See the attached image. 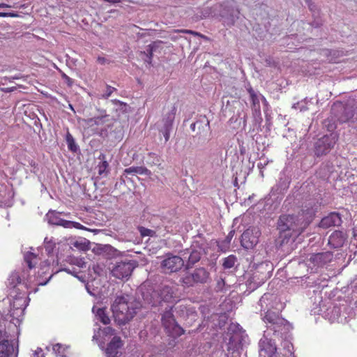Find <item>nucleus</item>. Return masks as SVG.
Wrapping results in <instances>:
<instances>
[{
  "instance_id": "a211bd4d",
  "label": "nucleus",
  "mask_w": 357,
  "mask_h": 357,
  "mask_svg": "<svg viewBox=\"0 0 357 357\" xmlns=\"http://www.w3.org/2000/svg\"><path fill=\"white\" fill-rule=\"evenodd\" d=\"M56 213L54 212H50L47 213V218H49V222L54 225H61L64 227L65 228H71L73 224V222L66 220L63 219H57L54 218Z\"/></svg>"
},
{
  "instance_id": "423d86ee",
  "label": "nucleus",
  "mask_w": 357,
  "mask_h": 357,
  "mask_svg": "<svg viewBox=\"0 0 357 357\" xmlns=\"http://www.w3.org/2000/svg\"><path fill=\"white\" fill-rule=\"evenodd\" d=\"M184 266L183 259L171 252L167 253L160 262L162 272L165 274H171L180 271Z\"/></svg>"
},
{
  "instance_id": "f3484780",
  "label": "nucleus",
  "mask_w": 357,
  "mask_h": 357,
  "mask_svg": "<svg viewBox=\"0 0 357 357\" xmlns=\"http://www.w3.org/2000/svg\"><path fill=\"white\" fill-rule=\"evenodd\" d=\"M263 349L269 357H278L275 343L271 340H266L262 342Z\"/></svg>"
},
{
  "instance_id": "ea45409f",
  "label": "nucleus",
  "mask_w": 357,
  "mask_h": 357,
  "mask_svg": "<svg viewBox=\"0 0 357 357\" xmlns=\"http://www.w3.org/2000/svg\"><path fill=\"white\" fill-rule=\"evenodd\" d=\"M234 233H235L234 230H231L229 231V233L227 236L226 241L228 243H229L231 242V241L234 235Z\"/></svg>"
},
{
  "instance_id": "0eeeda50",
  "label": "nucleus",
  "mask_w": 357,
  "mask_h": 357,
  "mask_svg": "<svg viewBox=\"0 0 357 357\" xmlns=\"http://www.w3.org/2000/svg\"><path fill=\"white\" fill-rule=\"evenodd\" d=\"M337 141L336 134L331 133L319 138L314 144V154L317 157L328 154L333 149Z\"/></svg>"
},
{
  "instance_id": "e433bc0d",
  "label": "nucleus",
  "mask_w": 357,
  "mask_h": 357,
  "mask_svg": "<svg viewBox=\"0 0 357 357\" xmlns=\"http://www.w3.org/2000/svg\"><path fill=\"white\" fill-rule=\"evenodd\" d=\"M116 89L114 88V87H112L109 85H107L106 86V92H105V94L103 96V97L105 98H109L112 94V93L116 91Z\"/></svg>"
},
{
  "instance_id": "39448f33",
  "label": "nucleus",
  "mask_w": 357,
  "mask_h": 357,
  "mask_svg": "<svg viewBox=\"0 0 357 357\" xmlns=\"http://www.w3.org/2000/svg\"><path fill=\"white\" fill-rule=\"evenodd\" d=\"M138 265L135 260H125L116 261L111 273L112 276L119 280H128L132 275L135 267Z\"/></svg>"
},
{
  "instance_id": "9d476101",
  "label": "nucleus",
  "mask_w": 357,
  "mask_h": 357,
  "mask_svg": "<svg viewBox=\"0 0 357 357\" xmlns=\"http://www.w3.org/2000/svg\"><path fill=\"white\" fill-rule=\"evenodd\" d=\"M341 218L338 213H331L328 215L323 218L319 222V226L324 229L331 227L340 225L341 223Z\"/></svg>"
},
{
  "instance_id": "ddd939ff",
  "label": "nucleus",
  "mask_w": 357,
  "mask_h": 357,
  "mask_svg": "<svg viewBox=\"0 0 357 357\" xmlns=\"http://www.w3.org/2000/svg\"><path fill=\"white\" fill-rule=\"evenodd\" d=\"M165 113L162 121L164 122V127L172 128L173 122L175 119L177 108L174 105L165 107L164 108Z\"/></svg>"
},
{
  "instance_id": "cd10ccee",
  "label": "nucleus",
  "mask_w": 357,
  "mask_h": 357,
  "mask_svg": "<svg viewBox=\"0 0 357 357\" xmlns=\"http://www.w3.org/2000/svg\"><path fill=\"white\" fill-rule=\"evenodd\" d=\"M248 92L250 94L252 107L255 108H259V100L255 91L253 90L252 88L250 87L248 89Z\"/></svg>"
},
{
  "instance_id": "79ce46f5",
  "label": "nucleus",
  "mask_w": 357,
  "mask_h": 357,
  "mask_svg": "<svg viewBox=\"0 0 357 357\" xmlns=\"http://www.w3.org/2000/svg\"><path fill=\"white\" fill-rule=\"evenodd\" d=\"M267 165V162L266 163H264V164H262V163H258L257 166H258V168L260 169V174L262 176H264V172H263V169L266 167V165Z\"/></svg>"
},
{
  "instance_id": "603ef678",
  "label": "nucleus",
  "mask_w": 357,
  "mask_h": 357,
  "mask_svg": "<svg viewBox=\"0 0 357 357\" xmlns=\"http://www.w3.org/2000/svg\"><path fill=\"white\" fill-rule=\"evenodd\" d=\"M63 77L67 79V82H70V78L68 77V76H66V75H63Z\"/></svg>"
},
{
  "instance_id": "aec40b11",
  "label": "nucleus",
  "mask_w": 357,
  "mask_h": 357,
  "mask_svg": "<svg viewBox=\"0 0 357 357\" xmlns=\"http://www.w3.org/2000/svg\"><path fill=\"white\" fill-rule=\"evenodd\" d=\"M84 126L87 128H92L96 126H98L100 125L103 124V119L102 117L97 116L94 118H90L87 119H83Z\"/></svg>"
},
{
  "instance_id": "3c124183",
  "label": "nucleus",
  "mask_w": 357,
  "mask_h": 357,
  "mask_svg": "<svg viewBox=\"0 0 357 357\" xmlns=\"http://www.w3.org/2000/svg\"><path fill=\"white\" fill-rule=\"evenodd\" d=\"M114 101H115L116 102H117V103L121 104V105H123L124 107H126V104L123 103V102H120L119 100H115Z\"/></svg>"
},
{
  "instance_id": "4be33fe9",
  "label": "nucleus",
  "mask_w": 357,
  "mask_h": 357,
  "mask_svg": "<svg viewBox=\"0 0 357 357\" xmlns=\"http://www.w3.org/2000/svg\"><path fill=\"white\" fill-rule=\"evenodd\" d=\"M201 259V255L199 252L197 250H193L191 252L189 257L188 261L187 262L186 268H190L192 267L195 264L198 262Z\"/></svg>"
},
{
  "instance_id": "f8f14e48",
  "label": "nucleus",
  "mask_w": 357,
  "mask_h": 357,
  "mask_svg": "<svg viewBox=\"0 0 357 357\" xmlns=\"http://www.w3.org/2000/svg\"><path fill=\"white\" fill-rule=\"evenodd\" d=\"M123 346L120 337L114 336L107 344L105 350L107 357H116L119 349Z\"/></svg>"
},
{
  "instance_id": "5701e85b",
  "label": "nucleus",
  "mask_w": 357,
  "mask_h": 357,
  "mask_svg": "<svg viewBox=\"0 0 357 357\" xmlns=\"http://www.w3.org/2000/svg\"><path fill=\"white\" fill-rule=\"evenodd\" d=\"M96 317H98V319L103 324L107 325L110 323V319L107 315L106 310L103 308L98 309Z\"/></svg>"
},
{
  "instance_id": "c9c22d12",
  "label": "nucleus",
  "mask_w": 357,
  "mask_h": 357,
  "mask_svg": "<svg viewBox=\"0 0 357 357\" xmlns=\"http://www.w3.org/2000/svg\"><path fill=\"white\" fill-rule=\"evenodd\" d=\"M18 17L19 15L17 13H15V12H9V13L0 12V17Z\"/></svg>"
},
{
  "instance_id": "c756f323",
  "label": "nucleus",
  "mask_w": 357,
  "mask_h": 357,
  "mask_svg": "<svg viewBox=\"0 0 357 357\" xmlns=\"http://www.w3.org/2000/svg\"><path fill=\"white\" fill-rule=\"evenodd\" d=\"M199 124L203 127L208 124V119L206 117V116H201L199 119H197L195 123H192L190 126L191 130L195 132L197 129V126Z\"/></svg>"
},
{
  "instance_id": "b1692460",
  "label": "nucleus",
  "mask_w": 357,
  "mask_h": 357,
  "mask_svg": "<svg viewBox=\"0 0 357 357\" xmlns=\"http://www.w3.org/2000/svg\"><path fill=\"white\" fill-rule=\"evenodd\" d=\"M178 307V313L181 317L196 315V312L193 307H188L183 305H180Z\"/></svg>"
},
{
  "instance_id": "f704fd0d",
  "label": "nucleus",
  "mask_w": 357,
  "mask_h": 357,
  "mask_svg": "<svg viewBox=\"0 0 357 357\" xmlns=\"http://www.w3.org/2000/svg\"><path fill=\"white\" fill-rule=\"evenodd\" d=\"M174 33H189L193 36H200V34L196 31L188 30V29H175L174 30Z\"/></svg>"
},
{
  "instance_id": "6ab92c4d",
  "label": "nucleus",
  "mask_w": 357,
  "mask_h": 357,
  "mask_svg": "<svg viewBox=\"0 0 357 357\" xmlns=\"http://www.w3.org/2000/svg\"><path fill=\"white\" fill-rule=\"evenodd\" d=\"M124 173L127 174H136L140 175H149L151 172L144 167H130L129 168H126L124 170Z\"/></svg>"
},
{
  "instance_id": "49530a36",
  "label": "nucleus",
  "mask_w": 357,
  "mask_h": 357,
  "mask_svg": "<svg viewBox=\"0 0 357 357\" xmlns=\"http://www.w3.org/2000/svg\"><path fill=\"white\" fill-rule=\"evenodd\" d=\"M64 271H65L66 272H67L68 273H69V274H71V275H74V276L77 277V272H75V271H71L70 268H65V269H64Z\"/></svg>"
},
{
  "instance_id": "7ed1b4c3",
  "label": "nucleus",
  "mask_w": 357,
  "mask_h": 357,
  "mask_svg": "<svg viewBox=\"0 0 357 357\" xmlns=\"http://www.w3.org/2000/svg\"><path fill=\"white\" fill-rule=\"evenodd\" d=\"M111 308L114 320L119 325L126 324L136 314V308L134 307V304L129 303L124 296H117Z\"/></svg>"
},
{
  "instance_id": "473e14b6",
  "label": "nucleus",
  "mask_w": 357,
  "mask_h": 357,
  "mask_svg": "<svg viewBox=\"0 0 357 357\" xmlns=\"http://www.w3.org/2000/svg\"><path fill=\"white\" fill-rule=\"evenodd\" d=\"M54 248V243H52L51 241H47V238H45V249L47 255H50L53 252Z\"/></svg>"
},
{
  "instance_id": "9b49d317",
  "label": "nucleus",
  "mask_w": 357,
  "mask_h": 357,
  "mask_svg": "<svg viewBox=\"0 0 357 357\" xmlns=\"http://www.w3.org/2000/svg\"><path fill=\"white\" fill-rule=\"evenodd\" d=\"M280 234L276 241L277 245L282 248L288 243H294L299 236H294L293 232L284 229H279Z\"/></svg>"
},
{
  "instance_id": "7c9ffc66",
  "label": "nucleus",
  "mask_w": 357,
  "mask_h": 357,
  "mask_svg": "<svg viewBox=\"0 0 357 357\" xmlns=\"http://www.w3.org/2000/svg\"><path fill=\"white\" fill-rule=\"evenodd\" d=\"M138 230L142 237L153 236L155 234V231L144 227H139Z\"/></svg>"
},
{
  "instance_id": "20e7f679",
  "label": "nucleus",
  "mask_w": 357,
  "mask_h": 357,
  "mask_svg": "<svg viewBox=\"0 0 357 357\" xmlns=\"http://www.w3.org/2000/svg\"><path fill=\"white\" fill-rule=\"evenodd\" d=\"M162 324L170 335L176 337L184 333V330L176 321L172 312V307H169L162 314Z\"/></svg>"
},
{
  "instance_id": "09e8293b",
  "label": "nucleus",
  "mask_w": 357,
  "mask_h": 357,
  "mask_svg": "<svg viewBox=\"0 0 357 357\" xmlns=\"http://www.w3.org/2000/svg\"><path fill=\"white\" fill-rule=\"evenodd\" d=\"M12 6L9 4L0 3V8H11Z\"/></svg>"
},
{
  "instance_id": "a19ab883",
  "label": "nucleus",
  "mask_w": 357,
  "mask_h": 357,
  "mask_svg": "<svg viewBox=\"0 0 357 357\" xmlns=\"http://www.w3.org/2000/svg\"><path fill=\"white\" fill-rule=\"evenodd\" d=\"M171 128H165V127H164V130H165L164 136H165V138L166 141H168V139L169 138V131H170Z\"/></svg>"
},
{
  "instance_id": "1a4fd4ad",
  "label": "nucleus",
  "mask_w": 357,
  "mask_h": 357,
  "mask_svg": "<svg viewBox=\"0 0 357 357\" xmlns=\"http://www.w3.org/2000/svg\"><path fill=\"white\" fill-rule=\"evenodd\" d=\"M261 234V231L257 227L248 228L241 235V246L246 250L254 248L259 241Z\"/></svg>"
},
{
  "instance_id": "864d4df0",
  "label": "nucleus",
  "mask_w": 357,
  "mask_h": 357,
  "mask_svg": "<svg viewBox=\"0 0 357 357\" xmlns=\"http://www.w3.org/2000/svg\"><path fill=\"white\" fill-rule=\"evenodd\" d=\"M163 299H164V300H167V299H168V298H167L166 296H164Z\"/></svg>"
},
{
  "instance_id": "dca6fc26",
  "label": "nucleus",
  "mask_w": 357,
  "mask_h": 357,
  "mask_svg": "<svg viewBox=\"0 0 357 357\" xmlns=\"http://www.w3.org/2000/svg\"><path fill=\"white\" fill-rule=\"evenodd\" d=\"M100 160L96 167L98 174L100 177H107L109 173V165L106 160V155L104 153H100L98 156Z\"/></svg>"
},
{
  "instance_id": "2f4dec72",
  "label": "nucleus",
  "mask_w": 357,
  "mask_h": 357,
  "mask_svg": "<svg viewBox=\"0 0 357 357\" xmlns=\"http://www.w3.org/2000/svg\"><path fill=\"white\" fill-rule=\"evenodd\" d=\"M209 128H210V126H209L208 121V124L206 126H205L204 127H203L200 124L197 125V135H199L200 137L204 136L208 131Z\"/></svg>"
},
{
  "instance_id": "2eb2a0df",
  "label": "nucleus",
  "mask_w": 357,
  "mask_h": 357,
  "mask_svg": "<svg viewBox=\"0 0 357 357\" xmlns=\"http://www.w3.org/2000/svg\"><path fill=\"white\" fill-rule=\"evenodd\" d=\"M344 240L345 238L342 231H335L329 236L328 244L334 248H337L342 246Z\"/></svg>"
},
{
  "instance_id": "72a5a7b5",
  "label": "nucleus",
  "mask_w": 357,
  "mask_h": 357,
  "mask_svg": "<svg viewBox=\"0 0 357 357\" xmlns=\"http://www.w3.org/2000/svg\"><path fill=\"white\" fill-rule=\"evenodd\" d=\"M114 329L110 326H107L102 329V335L105 336H112L114 334Z\"/></svg>"
},
{
  "instance_id": "c03bdc74",
  "label": "nucleus",
  "mask_w": 357,
  "mask_h": 357,
  "mask_svg": "<svg viewBox=\"0 0 357 357\" xmlns=\"http://www.w3.org/2000/svg\"><path fill=\"white\" fill-rule=\"evenodd\" d=\"M97 61L100 64H105L106 62V59L105 57L98 56L97 58Z\"/></svg>"
},
{
  "instance_id": "4c0bfd02",
  "label": "nucleus",
  "mask_w": 357,
  "mask_h": 357,
  "mask_svg": "<svg viewBox=\"0 0 357 357\" xmlns=\"http://www.w3.org/2000/svg\"><path fill=\"white\" fill-rule=\"evenodd\" d=\"M33 357H45L44 352L42 349L38 348L33 353Z\"/></svg>"
},
{
  "instance_id": "58836bf2",
  "label": "nucleus",
  "mask_w": 357,
  "mask_h": 357,
  "mask_svg": "<svg viewBox=\"0 0 357 357\" xmlns=\"http://www.w3.org/2000/svg\"><path fill=\"white\" fill-rule=\"evenodd\" d=\"M165 293H167V294H169V298H172L173 296V292L172 291V289L169 287H165L163 288L162 291V295H163Z\"/></svg>"
},
{
  "instance_id": "4468645a",
  "label": "nucleus",
  "mask_w": 357,
  "mask_h": 357,
  "mask_svg": "<svg viewBox=\"0 0 357 357\" xmlns=\"http://www.w3.org/2000/svg\"><path fill=\"white\" fill-rule=\"evenodd\" d=\"M263 320L265 323L271 324L273 326H280L283 324L284 319L280 317L278 313L272 310H268L264 317ZM275 330V328H274Z\"/></svg>"
},
{
  "instance_id": "a18cd8bd",
  "label": "nucleus",
  "mask_w": 357,
  "mask_h": 357,
  "mask_svg": "<svg viewBox=\"0 0 357 357\" xmlns=\"http://www.w3.org/2000/svg\"><path fill=\"white\" fill-rule=\"evenodd\" d=\"M77 264L80 268L86 267V263L84 261H82V259H79V261H77Z\"/></svg>"
},
{
  "instance_id": "37998d69",
  "label": "nucleus",
  "mask_w": 357,
  "mask_h": 357,
  "mask_svg": "<svg viewBox=\"0 0 357 357\" xmlns=\"http://www.w3.org/2000/svg\"><path fill=\"white\" fill-rule=\"evenodd\" d=\"M72 227H75L76 229H83L84 227L79 222H73Z\"/></svg>"
},
{
  "instance_id": "393cba45",
  "label": "nucleus",
  "mask_w": 357,
  "mask_h": 357,
  "mask_svg": "<svg viewBox=\"0 0 357 357\" xmlns=\"http://www.w3.org/2000/svg\"><path fill=\"white\" fill-rule=\"evenodd\" d=\"M236 259H237L236 257L233 255H231L228 256L227 257H225L223 259V264H222L224 268L229 269V268L234 267L235 265V263L236 261Z\"/></svg>"
},
{
  "instance_id": "412c9836",
  "label": "nucleus",
  "mask_w": 357,
  "mask_h": 357,
  "mask_svg": "<svg viewBox=\"0 0 357 357\" xmlns=\"http://www.w3.org/2000/svg\"><path fill=\"white\" fill-rule=\"evenodd\" d=\"M53 351L57 356L66 357L68 354V347L58 343L53 345Z\"/></svg>"
},
{
  "instance_id": "a878e982",
  "label": "nucleus",
  "mask_w": 357,
  "mask_h": 357,
  "mask_svg": "<svg viewBox=\"0 0 357 357\" xmlns=\"http://www.w3.org/2000/svg\"><path fill=\"white\" fill-rule=\"evenodd\" d=\"M73 246L80 250L86 251L89 248V241L84 238L80 241H76L73 243Z\"/></svg>"
},
{
  "instance_id": "f03ea898",
  "label": "nucleus",
  "mask_w": 357,
  "mask_h": 357,
  "mask_svg": "<svg viewBox=\"0 0 357 357\" xmlns=\"http://www.w3.org/2000/svg\"><path fill=\"white\" fill-rule=\"evenodd\" d=\"M310 221L303 211L296 215H281L278 221V229H285L293 232L294 236H300L309 226Z\"/></svg>"
},
{
  "instance_id": "de8ad7c7",
  "label": "nucleus",
  "mask_w": 357,
  "mask_h": 357,
  "mask_svg": "<svg viewBox=\"0 0 357 357\" xmlns=\"http://www.w3.org/2000/svg\"><path fill=\"white\" fill-rule=\"evenodd\" d=\"M105 2L110 3H117L121 2L122 0H103Z\"/></svg>"
},
{
  "instance_id": "f257e3e1",
  "label": "nucleus",
  "mask_w": 357,
  "mask_h": 357,
  "mask_svg": "<svg viewBox=\"0 0 357 357\" xmlns=\"http://www.w3.org/2000/svg\"><path fill=\"white\" fill-rule=\"evenodd\" d=\"M18 335V327L11 322L8 326L4 324V328H0V357H17L18 349L15 344Z\"/></svg>"
},
{
  "instance_id": "c85d7f7f",
  "label": "nucleus",
  "mask_w": 357,
  "mask_h": 357,
  "mask_svg": "<svg viewBox=\"0 0 357 357\" xmlns=\"http://www.w3.org/2000/svg\"><path fill=\"white\" fill-rule=\"evenodd\" d=\"M36 259H37L36 255L32 252H28L24 257V260H25L26 263L27 264L29 268H32L35 266V265L36 264Z\"/></svg>"
},
{
  "instance_id": "bb28decb",
  "label": "nucleus",
  "mask_w": 357,
  "mask_h": 357,
  "mask_svg": "<svg viewBox=\"0 0 357 357\" xmlns=\"http://www.w3.org/2000/svg\"><path fill=\"white\" fill-rule=\"evenodd\" d=\"M66 140L68 144V149L73 152H76L77 151V146L75 144L73 135L69 132H68L66 134Z\"/></svg>"
},
{
  "instance_id": "6e6552de",
  "label": "nucleus",
  "mask_w": 357,
  "mask_h": 357,
  "mask_svg": "<svg viewBox=\"0 0 357 357\" xmlns=\"http://www.w3.org/2000/svg\"><path fill=\"white\" fill-rule=\"evenodd\" d=\"M209 273L206 268L200 267L196 268L192 273H188L181 279V282L184 286L192 287L195 284L206 283L209 278Z\"/></svg>"
},
{
  "instance_id": "8fccbe9b",
  "label": "nucleus",
  "mask_w": 357,
  "mask_h": 357,
  "mask_svg": "<svg viewBox=\"0 0 357 357\" xmlns=\"http://www.w3.org/2000/svg\"><path fill=\"white\" fill-rule=\"evenodd\" d=\"M52 277V275H51L50 277H49V279L47 280H46L45 282H39V284L40 285H45L47 284V281Z\"/></svg>"
}]
</instances>
